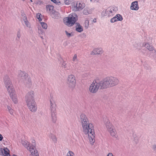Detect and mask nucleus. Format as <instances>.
<instances>
[{
	"mask_svg": "<svg viewBox=\"0 0 156 156\" xmlns=\"http://www.w3.org/2000/svg\"><path fill=\"white\" fill-rule=\"evenodd\" d=\"M41 14L38 13L37 14L36 17L37 19L39 21H41L42 20L41 19L40 17Z\"/></svg>",
	"mask_w": 156,
	"mask_h": 156,
	"instance_id": "obj_41",
	"label": "nucleus"
},
{
	"mask_svg": "<svg viewBox=\"0 0 156 156\" xmlns=\"http://www.w3.org/2000/svg\"><path fill=\"white\" fill-rule=\"evenodd\" d=\"M143 45L145 47L150 51H152L154 50V48L151 45H150L148 43H144Z\"/></svg>",
	"mask_w": 156,
	"mask_h": 156,
	"instance_id": "obj_25",
	"label": "nucleus"
},
{
	"mask_svg": "<svg viewBox=\"0 0 156 156\" xmlns=\"http://www.w3.org/2000/svg\"><path fill=\"white\" fill-rule=\"evenodd\" d=\"M28 108L32 112H36L37 109V106L35 101L26 102Z\"/></svg>",
	"mask_w": 156,
	"mask_h": 156,
	"instance_id": "obj_9",
	"label": "nucleus"
},
{
	"mask_svg": "<svg viewBox=\"0 0 156 156\" xmlns=\"http://www.w3.org/2000/svg\"><path fill=\"white\" fill-rule=\"evenodd\" d=\"M137 1H135L132 3L130 6V9L134 10H137L139 9Z\"/></svg>",
	"mask_w": 156,
	"mask_h": 156,
	"instance_id": "obj_15",
	"label": "nucleus"
},
{
	"mask_svg": "<svg viewBox=\"0 0 156 156\" xmlns=\"http://www.w3.org/2000/svg\"><path fill=\"white\" fill-rule=\"evenodd\" d=\"M83 133L88 136L91 143L94 142L95 133L92 123L90 122L87 115L84 113L81 114L80 118Z\"/></svg>",
	"mask_w": 156,
	"mask_h": 156,
	"instance_id": "obj_1",
	"label": "nucleus"
},
{
	"mask_svg": "<svg viewBox=\"0 0 156 156\" xmlns=\"http://www.w3.org/2000/svg\"><path fill=\"white\" fill-rule=\"evenodd\" d=\"M26 101L27 102L31 101H35L34 100V92L33 91L29 92L26 96Z\"/></svg>",
	"mask_w": 156,
	"mask_h": 156,
	"instance_id": "obj_11",
	"label": "nucleus"
},
{
	"mask_svg": "<svg viewBox=\"0 0 156 156\" xmlns=\"http://www.w3.org/2000/svg\"><path fill=\"white\" fill-rule=\"evenodd\" d=\"M51 120L53 123H55L57 120L56 112H51Z\"/></svg>",
	"mask_w": 156,
	"mask_h": 156,
	"instance_id": "obj_22",
	"label": "nucleus"
},
{
	"mask_svg": "<svg viewBox=\"0 0 156 156\" xmlns=\"http://www.w3.org/2000/svg\"><path fill=\"white\" fill-rule=\"evenodd\" d=\"M29 77L28 74L24 72H23L20 70L18 71L17 79L19 81L23 83Z\"/></svg>",
	"mask_w": 156,
	"mask_h": 156,
	"instance_id": "obj_8",
	"label": "nucleus"
},
{
	"mask_svg": "<svg viewBox=\"0 0 156 156\" xmlns=\"http://www.w3.org/2000/svg\"><path fill=\"white\" fill-rule=\"evenodd\" d=\"M117 19H116L115 16L111 19L110 22L111 23H113L116 21H118Z\"/></svg>",
	"mask_w": 156,
	"mask_h": 156,
	"instance_id": "obj_35",
	"label": "nucleus"
},
{
	"mask_svg": "<svg viewBox=\"0 0 156 156\" xmlns=\"http://www.w3.org/2000/svg\"><path fill=\"white\" fill-rule=\"evenodd\" d=\"M23 83L28 87H30L32 85L31 80L29 77L25 80Z\"/></svg>",
	"mask_w": 156,
	"mask_h": 156,
	"instance_id": "obj_17",
	"label": "nucleus"
},
{
	"mask_svg": "<svg viewBox=\"0 0 156 156\" xmlns=\"http://www.w3.org/2000/svg\"><path fill=\"white\" fill-rule=\"evenodd\" d=\"M75 30L77 32L80 33L83 31V27L79 23H76Z\"/></svg>",
	"mask_w": 156,
	"mask_h": 156,
	"instance_id": "obj_21",
	"label": "nucleus"
},
{
	"mask_svg": "<svg viewBox=\"0 0 156 156\" xmlns=\"http://www.w3.org/2000/svg\"><path fill=\"white\" fill-rule=\"evenodd\" d=\"M34 156H39L37 150H34L33 151V154H32Z\"/></svg>",
	"mask_w": 156,
	"mask_h": 156,
	"instance_id": "obj_39",
	"label": "nucleus"
},
{
	"mask_svg": "<svg viewBox=\"0 0 156 156\" xmlns=\"http://www.w3.org/2000/svg\"><path fill=\"white\" fill-rule=\"evenodd\" d=\"M89 21L88 20H86L85 22V27L87 29L89 26Z\"/></svg>",
	"mask_w": 156,
	"mask_h": 156,
	"instance_id": "obj_33",
	"label": "nucleus"
},
{
	"mask_svg": "<svg viewBox=\"0 0 156 156\" xmlns=\"http://www.w3.org/2000/svg\"><path fill=\"white\" fill-rule=\"evenodd\" d=\"M51 139L54 142H56L57 141V139L55 136L53 135L51 136Z\"/></svg>",
	"mask_w": 156,
	"mask_h": 156,
	"instance_id": "obj_42",
	"label": "nucleus"
},
{
	"mask_svg": "<svg viewBox=\"0 0 156 156\" xmlns=\"http://www.w3.org/2000/svg\"><path fill=\"white\" fill-rule=\"evenodd\" d=\"M8 92L13 102L15 104L17 103L18 102V100L15 90H13L12 91Z\"/></svg>",
	"mask_w": 156,
	"mask_h": 156,
	"instance_id": "obj_12",
	"label": "nucleus"
},
{
	"mask_svg": "<svg viewBox=\"0 0 156 156\" xmlns=\"http://www.w3.org/2000/svg\"><path fill=\"white\" fill-rule=\"evenodd\" d=\"M35 143V141L33 140L32 141V144L29 147V151L31 154H33V151L36 150L35 149L36 144Z\"/></svg>",
	"mask_w": 156,
	"mask_h": 156,
	"instance_id": "obj_19",
	"label": "nucleus"
},
{
	"mask_svg": "<svg viewBox=\"0 0 156 156\" xmlns=\"http://www.w3.org/2000/svg\"><path fill=\"white\" fill-rule=\"evenodd\" d=\"M13 156H17V155H15V154H13Z\"/></svg>",
	"mask_w": 156,
	"mask_h": 156,
	"instance_id": "obj_51",
	"label": "nucleus"
},
{
	"mask_svg": "<svg viewBox=\"0 0 156 156\" xmlns=\"http://www.w3.org/2000/svg\"><path fill=\"white\" fill-rule=\"evenodd\" d=\"M7 108L8 109V111L10 113V114L11 115H13V110L11 108V107L10 106L7 105Z\"/></svg>",
	"mask_w": 156,
	"mask_h": 156,
	"instance_id": "obj_29",
	"label": "nucleus"
},
{
	"mask_svg": "<svg viewBox=\"0 0 156 156\" xmlns=\"http://www.w3.org/2000/svg\"><path fill=\"white\" fill-rule=\"evenodd\" d=\"M42 28L45 29H46L47 28L48 26L47 24L43 22H40Z\"/></svg>",
	"mask_w": 156,
	"mask_h": 156,
	"instance_id": "obj_30",
	"label": "nucleus"
},
{
	"mask_svg": "<svg viewBox=\"0 0 156 156\" xmlns=\"http://www.w3.org/2000/svg\"><path fill=\"white\" fill-rule=\"evenodd\" d=\"M73 0H64V2L66 4L69 5L71 3Z\"/></svg>",
	"mask_w": 156,
	"mask_h": 156,
	"instance_id": "obj_38",
	"label": "nucleus"
},
{
	"mask_svg": "<svg viewBox=\"0 0 156 156\" xmlns=\"http://www.w3.org/2000/svg\"><path fill=\"white\" fill-rule=\"evenodd\" d=\"M153 52H154V54H155V55H156V50H154Z\"/></svg>",
	"mask_w": 156,
	"mask_h": 156,
	"instance_id": "obj_50",
	"label": "nucleus"
},
{
	"mask_svg": "<svg viewBox=\"0 0 156 156\" xmlns=\"http://www.w3.org/2000/svg\"><path fill=\"white\" fill-rule=\"evenodd\" d=\"M116 8L113 7H110L108 8L105 11H103L101 13V15L103 16H107L108 17L112 16L116 12Z\"/></svg>",
	"mask_w": 156,
	"mask_h": 156,
	"instance_id": "obj_7",
	"label": "nucleus"
},
{
	"mask_svg": "<svg viewBox=\"0 0 156 156\" xmlns=\"http://www.w3.org/2000/svg\"><path fill=\"white\" fill-rule=\"evenodd\" d=\"M110 135L112 136H115L116 134V132L115 129L114 127L108 130Z\"/></svg>",
	"mask_w": 156,
	"mask_h": 156,
	"instance_id": "obj_26",
	"label": "nucleus"
},
{
	"mask_svg": "<svg viewBox=\"0 0 156 156\" xmlns=\"http://www.w3.org/2000/svg\"><path fill=\"white\" fill-rule=\"evenodd\" d=\"M3 82L8 92L14 90L12 82L9 76L5 75L3 78Z\"/></svg>",
	"mask_w": 156,
	"mask_h": 156,
	"instance_id": "obj_5",
	"label": "nucleus"
},
{
	"mask_svg": "<svg viewBox=\"0 0 156 156\" xmlns=\"http://www.w3.org/2000/svg\"><path fill=\"white\" fill-rule=\"evenodd\" d=\"M52 2L55 4H58V3H60V2L58 1V0H51Z\"/></svg>",
	"mask_w": 156,
	"mask_h": 156,
	"instance_id": "obj_43",
	"label": "nucleus"
},
{
	"mask_svg": "<svg viewBox=\"0 0 156 156\" xmlns=\"http://www.w3.org/2000/svg\"><path fill=\"white\" fill-rule=\"evenodd\" d=\"M104 89L101 81L94 80L90 85L89 88V91L91 93H95L97 92L99 89Z\"/></svg>",
	"mask_w": 156,
	"mask_h": 156,
	"instance_id": "obj_3",
	"label": "nucleus"
},
{
	"mask_svg": "<svg viewBox=\"0 0 156 156\" xmlns=\"http://www.w3.org/2000/svg\"><path fill=\"white\" fill-rule=\"evenodd\" d=\"M104 89L117 85L119 81L118 78L113 76H108L101 80Z\"/></svg>",
	"mask_w": 156,
	"mask_h": 156,
	"instance_id": "obj_2",
	"label": "nucleus"
},
{
	"mask_svg": "<svg viewBox=\"0 0 156 156\" xmlns=\"http://www.w3.org/2000/svg\"><path fill=\"white\" fill-rule=\"evenodd\" d=\"M21 37L20 32V30H19L17 32V38L16 40L18 41H19Z\"/></svg>",
	"mask_w": 156,
	"mask_h": 156,
	"instance_id": "obj_37",
	"label": "nucleus"
},
{
	"mask_svg": "<svg viewBox=\"0 0 156 156\" xmlns=\"http://www.w3.org/2000/svg\"><path fill=\"white\" fill-rule=\"evenodd\" d=\"M103 121L108 130L114 127L111 123H110L109 120L107 117L103 119Z\"/></svg>",
	"mask_w": 156,
	"mask_h": 156,
	"instance_id": "obj_13",
	"label": "nucleus"
},
{
	"mask_svg": "<svg viewBox=\"0 0 156 156\" xmlns=\"http://www.w3.org/2000/svg\"><path fill=\"white\" fill-rule=\"evenodd\" d=\"M74 153L71 151H69L67 153L66 156H73Z\"/></svg>",
	"mask_w": 156,
	"mask_h": 156,
	"instance_id": "obj_36",
	"label": "nucleus"
},
{
	"mask_svg": "<svg viewBox=\"0 0 156 156\" xmlns=\"http://www.w3.org/2000/svg\"><path fill=\"white\" fill-rule=\"evenodd\" d=\"M9 151V150L7 148H0V154L4 156H10Z\"/></svg>",
	"mask_w": 156,
	"mask_h": 156,
	"instance_id": "obj_14",
	"label": "nucleus"
},
{
	"mask_svg": "<svg viewBox=\"0 0 156 156\" xmlns=\"http://www.w3.org/2000/svg\"><path fill=\"white\" fill-rule=\"evenodd\" d=\"M66 63L65 61H63L62 64V67L66 66Z\"/></svg>",
	"mask_w": 156,
	"mask_h": 156,
	"instance_id": "obj_45",
	"label": "nucleus"
},
{
	"mask_svg": "<svg viewBox=\"0 0 156 156\" xmlns=\"http://www.w3.org/2000/svg\"><path fill=\"white\" fill-rule=\"evenodd\" d=\"M22 143L23 145L29 151V145L30 144L27 141H22Z\"/></svg>",
	"mask_w": 156,
	"mask_h": 156,
	"instance_id": "obj_28",
	"label": "nucleus"
},
{
	"mask_svg": "<svg viewBox=\"0 0 156 156\" xmlns=\"http://www.w3.org/2000/svg\"><path fill=\"white\" fill-rule=\"evenodd\" d=\"M49 101L51 112H56V105L55 99L51 97Z\"/></svg>",
	"mask_w": 156,
	"mask_h": 156,
	"instance_id": "obj_10",
	"label": "nucleus"
},
{
	"mask_svg": "<svg viewBox=\"0 0 156 156\" xmlns=\"http://www.w3.org/2000/svg\"><path fill=\"white\" fill-rule=\"evenodd\" d=\"M152 149L154 151L156 152V144L153 146Z\"/></svg>",
	"mask_w": 156,
	"mask_h": 156,
	"instance_id": "obj_44",
	"label": "nucleus"
},
{
	"mask_svg": "<svg viewBox=\"0 0 156 156\" xmlns=\"http://www.w3.org/2000/svg\"><path fill=\"white\" fill-rule=\"evenodd\" d=\"M3 139V136L1 134H0V141L2 140Z\"/></svg>",
	"mask_w": 156,
	"mask_h": 156,
	"instance_id": "obj_48",
	"label": "nucleus"
},
{
	"mask_svg": "<svg viewBox=\"0 0 156 156\" xmlns=\"http://www.w3.org/2000/svg\"><path fill=\"white\" fill-rule=\"evenodd\" d=\"M84 7L83 4H81L80 3H77L76 5L74 7L73 10L75 11L80 10L82 9Z\"/></svg>",
	"mask_w": 156,
	"mask_h": 156,
	"instance_id": "obj_18",
	"label": "nucleus"
},
{
	"mask_svg": "<svg viewBox=\"0 0 156 156\" xmlns=\"http://www.w3.org/2000/svg\"><path fill=\"white\" fill-rule=\"evenodd\" d=\"M38 33L39 35L40 36L42 39H43V35H44V33L43 32V30L40 27L38 28Z\"/></svg>",
	"mask_w": 156,
	"mask_h": 156,
	"instance_id": "obj_27",
	"label": "nucleus"
},
{
	"mask_svg": "<svg viewBox=\"0 0 156 156\" xmlns=\"http://www.w3.org/2000/svg\"><path fill=\"white\" fill-rule=\"evenodd\" d=\"M64 69H65V70H69V69L68 68L67 66H66H66H63L62 67Z\"/></svg>",
	"mask_w": 156,
	"mask_h": 156,
	"instance_id": "obj_46",
	"label": "nucleus"
},
{
	"mask_svg": "<svg viewBox=\"0 0 156 156\" xmlns=\"http://www.w3.org/2000/svg\"><path fill=\"white\" fill-rule=\"evenodd\" d=\"M72 61L73 62H78V60L77 58V55L76 54H75L73 58Z\"/></svg>",
	"mask_w": 156,
	"mask_h": 156,
	"instance_id": "obj_32",
	"label": "nucleus"
},
{
	"mask_svg": "<svg viewBox=\"0 0 156 156\" xmlns=\"http://www.w3.org/2000/svg\"><path fill=\"white\" fill-rule=\"evenodd\" d=\"M22 18L25 23V24L26 26L29 28H30V23L27 20V17L25 15L23 16Z\"/></svg>",
	"mask_w": 156,
	"mask_h": 156,
	"instance_id": "obj_24",
	"label": "nucleus"
},
{
	"mask_svg": "<svg viewBox=\"0 0 156 156\" xmlns=\"http://www.w3.org/2000/svg\"><path fill=\"white\" fill-rule=\"evenodd\" d=\"M68 87L71 89L74 88L76 86V80L75 76L71 74L68 76L66 80Z\"/></svg>",
	"mask_w": 156,
	"mask_h": 156,
	"instance_id": "obj_6",
	"label": "nucleus"
},
{
	"mask_svg": "<svg viewBox=\"0 0 156 156\" xmlns=\"http://www.w3.org/2000/svg\"><path fill=\"white\" fill-rule=\"evenodd\" d=\"M96 22V18H94L93 20V22L94 23H95Z\"/></svg>",
	"mask_w": 156,
	"mask_h": 156,
	"instance_id": "obj_49",
	"label": "nucleus"
},
{
	"mask_svg": "<svg viewBox=\"0 0 156 156\" xmlns=\"http://www.w3.org/2000/svg\"><path fill=\"white\" fill-rule=\"evenodd\" d=\"M83 13L85 15H87L88 14H90V12H89L87 9H84L83 10Z\"/></svg>",
	"mask_w": 156,
	"mask_h": 156,
	"instance_id": "obj_34",
	"label": "nucleus"
},
{
	"mask_svg": "<svg viewBox=\"0 0 156 156\" xmlns=\"http://www.w3.org/2000/svg\"><path fill=\"white\" fill-rule=\"evenodd\" d=\"M107 156H113V155L112 153H109Z\"/></svg>",
	"mask_w": 156,
	"mask_h": 156,
	"instance_id": "obj_47",
	"label": "nucleus"
},
{
	"mask_svg": "<svg viewBox=\"0 0 156 156\" xmlns=\"http://www.w3.org/2000/svg\"><path fill=\"white\" fill-rule=\"evenodd\" d=\"M103 52V51L102 48H97L93 50L91 53V54L92 55L100 54L102 53Z\"/></svg>",
	"mask_w": 156,
	"mask_h": 156,
	"instance_id": "obj_16",
	"label": "nucleus"
},
{
	"mask_svg": "<svg viewBox=\"0 0 156 156\" xmlns=\"http://www.w3.org/2000/svg\"><path fill=\"white\" fill-rule=\"evenodd\" d=\"M116 19H117L118 21H122L123 20V18L122 16L119 14L116 15L115 16Z\"/></svg>",
	"mask_w": 156,
	"mask_h": 156,
	"instance_id": "obj_31",
	"label": "nucleus"
},
{
	"mask_svg": "<svg viewBox=\"0 0 156 156\" xmlns=\"http://www.w3.org/2000/svg\"><path fill=\"white\" fill-rule=\"evenodd\" d=\"M50 15L52 18L54 19H58L60 17L59 13L55 11L52 13H51Z\"/></svg>",
	"mask_w": 156,
	"mask_h": 156,
	"instance_id": "obj_20",
	"label": "nucleus"
},
{
	"mask_svg": "<svg viewBox=\"0 0 156 156\" xmlns=\"http://www.w3.org/2000/svg\"><path fill=\"white\" fill-rule=\"evenodd\" d=\"M65 33L67 36L68 37H69L73 36L71 33H68L67 31H65Z\"/></svg>",
	"mask_w": 156,
	"mask_h": 156,
	"instance_id": "obj_40",
	"label": "nucleus"
},
{
	"mask_svg": "<svg viewBox=\"0 0 156 156\" xmlns=\"http://www.w3.org/2000/svg\"><path fill=\"white\" fill-rule=\"evenodd\" d=\"M78 20V16L75 13H72L67 17L64 19L65 23L69 27H71Z\"/></svg>",
	"mask_w": 156,
	"mask_h": 156,
	"instance_id": "obj_4",
	"label": "nucleus"
},
{
	"mask_svg": "<svg viewBox=\"0 0 156 156\" xmlns=\"http://www.w3.org/2000/svg\"><path fill=\"white\" fill-rule=\"evenodd\" d=\"M47 11L50 14L55 11L54 10V7L51 5H48L46 7Z\"/></svg>",
	"mask_w": 156,
	"mask_h": 156,
	"instance_id": "obj_23",
	"label": "nucleus"
}]
</instances>
